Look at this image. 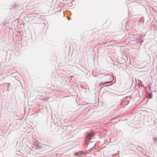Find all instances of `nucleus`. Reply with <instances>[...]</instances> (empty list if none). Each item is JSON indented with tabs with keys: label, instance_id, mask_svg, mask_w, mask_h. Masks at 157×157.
<instances>
[{
	"label": "nucleus",
	"instance_id": "7ed1b4c3",
	"mask_svg": "<svg viewBox=\"0 0 157 157\" xmlns=\"http://www.w3.org/2000/svg\"><path fill=\"white\" fill-rule=\"evenodd\" d=\"M43 144L39 142H37L35 146V149H38L42 147Z\"/></svg>",
	"mask_w": 157,
	"mask_h": 157
},
{
	"label": "nucleus",
	"instance_id": "f03ea898",
	"mask_svg": "<svg viewBox=\"0 0 157 157\" xmlns=\"http://www.w3.org/2000/svg\"><path fill=\"white\" fill-rule=\"evenodd\" d=\"M93 137V135L92 134L90 133L88 134L86 137V141H89Z\"/></svg>",
	"mask_w": 157,
	"mask_h": 157
},
{
	"label": "nucleus",
	"instance_id": "39448f33",
	"mask_svg": "<svg viewBox=\"0 0 157 157\" xmlns=\"http://www.w3.org/2000/svg\"><path fill=\"white\" fill-rule=\"evenodd\" d=\"M111 82V81H107V82H105L106 83H108V82Z\"/></svg>",
	"mask_w": 157,
	"mask_h": 157
},
{
	"label": "nucleus",
	"instance_id": "f257e3e1",
	"mask_svg": "<svg viewBox=\"0 0 157 157\" xmlns=\"http://www.w3.org/2000/svg\"><path fill=\"white\" fill-rule=\"evenodd\" d=\"M95 145L94 143H92L90 142L88 143L87 145V147L89 149H91L93 148Z\"/></svg>",
	"mask_w": 157,
	"mask_h": 157
},
{
	"label": "nucleus",
	"instance_id": "20e7f679",
	"mask_svg": "<svg viewBox=\"0 0 157 157\" xmlns=\"http://www.w3.org/2000/svg\"><path fill=\"white\" fill-rule=\"evenodd\" d=\"M155 21L157 23V19L155 20Z\"/></svg>",
	"mask_w": 157,
	"mask_h": 157
}]
</instances>
